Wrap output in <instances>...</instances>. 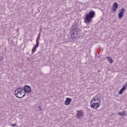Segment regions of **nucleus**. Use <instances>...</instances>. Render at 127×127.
<instances>
[{
    "instance_id": "9",
    "label": "nucleus",
    "mask_w": 127,
    "mask_h": 127,
    "mask_svg": "<svg viewBox=\"0 0 127 127\" xmlns=\"http://www.w3.org/2000/svg\"><path fill=\"white\" fill-rule=\"evenodd\" d=\"M71 102H72V99L67 97L64 101V105L68 106L71 104Z\"/></svg>"
},
{
    "instance_id": "21",
    "label": "nucleus",
    "mask_w": 127,
    "mask_h": 127,
    "mask_svg": "<svg viewBox=\"0 0 127 127\" xmlns=\"http://www.w3.org/2000/svg\"><path fill=\"white\" fill-rule=\"evenodd\" d=\"M0 60H2V57H0Z\"/></svg>"
},
{
    "instance_id": "13",
    "label": "nucleus",
    "mask_w": 127,
    "mask_h": 127,
    "mask_svg": "<svg viewBox=\"0 0 127 127\" xmlns=\"http://www.w3.org/2000/svg\"><path fill=\"white\" fill-rule=\"evenodd\" d=\"M41 36V34L39 33L38 35V37L37 38V39L36 40V42L37 43H39V40H40V37Z\"/></svg>"
},
{
    "instance_id": "8",
    "label": "nucleus",
    "mask_w": 127,
    "mask_h": 127,
    "mask_svg": "<svg viewBox=\"0 0 127 127\" xmlns=\"http://www.w3.org/2000/svg\"><path fill=\"white\" fill-rule=\"evenodd\" d=\"M125 8H123L120 11L119 13L118 14V18L121 19L124 16V14L125 13Z\"/></svg>"
},
{
    "instance_id": "18",
    "label": "nucleus",
    "mask_w": 127,
    "mask_h": 127,
    "mask_svg": "<svg viewBox=\"0 0 127 127\" xmlns=\"http://www.w3.org/2000/svg\"><path fill=\"white\" fill-rule=\"evenodd\" d=\"M36 50V49H34V48H33V49H32V54H33V53H34V52H35Z\"/></svg>"
},
{
    "instance_id": "20",
    "label": "nucleus",
    "mask_w": 127,
    "mask_h": 127,
    "mask_svg": "<svg viewBox=\"0 0 127 127\" xmlns=\"http://www.w3.org/2000/svg\"><path fill=\"white\" fill-rule=\"evenodd\" d=\"M38 109H39V110L40 111H42V109H41V107L40 106H39L38 108Z\"/></svg>"
},
{
    "instance_id": "10",
    "label": "nucleus",
    "mask_w": 127,
    "mask_h": 127,
    "mask_svg": "<svg viewBox=\"0 0 127 127\" xmlns=\"http://www.w3.org/2000/svg\"><path fill=\"white\" fill-rule=\"evenodd\" d=\"M126 90H127V84H125L119 91V95H122V94H123V93H124V91H126Z\"/></svg>"
},
{
    "instance_id": "6",
    "label": "nucleus",
    "mask_w": 127,
    "mask_h": 127,
    "mask_svg": "<svg viewBox=\"0 0 127 127\" xmlns=\"http://www.w3.org/2000/svg\"><path fill=\"white\" fill-rule=\"evenodd\" d=\"M76 115L77 118L81 120V118L84 117V112L82 110L77 111Z\"/></svg>"
},
{
    "instance_id": "2",
    "label": "nucleus",
    "mask_w": 127,
    "mask_h": 127,
    "mask_svg": "<svg viewBox=\"0 0 127 127\" xmlns=\"http://www.w3.org/2000/svg\"><path fill=\"white\" fill-rule=\"evenodd\" d=\"M95 11L91 10L90 12L86 15V16L84 18L85 23H90L92 22V18H94L95 16Z\"/></svg>"
},
{
    "instance_id": "14",
    "label": "nucleus",
    "mask_w": 127,
    "mask_h": 127,
    "mask_svg": "<svg viewBox=\"0 0 127 127\" xmlns=\"http://www.w3.org/2000/svg\"><path fill=\"white\" fill-rule=\"evenodd\" d=\"M41 36V34L39 33L38 35V37L37 38V39L36 40V42L37 43H39V40H40V37Z\"/></svg>"
},
{
    "instance_id": "17",
    "label": "nucleus",
    "mask_w": 127,
    "mask_h": 127,
    "mask_svg": "<svg viewBox=\"0 0 127 127\" xmlns=\"http://www.w3.org/2000/svg\"><path fill=\"white\" fill-rule=\"evenodd\" d=\"M39 43H37L36 42V45H34V46L33 47V48L36 49V48L39 47Z\"/></svg>"
},
{
    "instance_id": "3",
    "label": "nucleus",
    "mask_w": 127,
    "mask_h": 127,
    "mask_svg": "<svg viewBox=\"0 0 127 127\" xmlns=\"http://www.w3.org/2000/svg\"><path fill=\"white\" fill-rule=\"evenodd\" d=\"M14 94L18 99H21V98H23L25 96V93L23 92V88L21 87L17 88L14 91Z\"/></svg>"
},
{
    "instance_id": "4",
    "label": "nucleus",
    "mask_w": 127,
    "mask_h": 127,
    "mask_svg": "<svg viewBox=\"0 0 127 127\" xmlns=\"http://www.w3.org/2000/svg\"><path fill=\"white\" fill-rule=\"evenodd\" d=\"M80 29L78 27H75L72 28V31H70V34L72 38H77L79 35Z\"/></svg>"
},
{
    "instance_id": "1",
    "label": "nucleus",
    "mask_w": 127,
    "mask_h": 127,
    "mask_svg": "<svg viewBox=\"0 0 127 127\" xmlns=\"http://www.w3.org/2000/svg\"><path fill=\"white\" fill-rule=\"evenodd\" d=\"M101 96L100 95H97L90 101V107L92 109L97 110L99 109L101 106Z\"/></svg>"
},
{
    "instance_id": "7",
    "label": "nucleus",
    "mask_w": 127,
    "mask_h": 127,
    "mask_svg": "<svg viewBox=\"0 0 127 127\" xmlns=\"http://www.w3.org/2000/svg\"><path fill=\"white\" fill-rule=\"evenodd\" d=\"M118 7H119V4L117 2H115L112 6V12H113V13H115V12L117 11Z\"/></svg>"
},
{
    "instance_id": "15",
    "label": "nucleus",
    "mask_w": 127,
    "mask_h": 127,
    "mask_svg": "<svg viewBox=\"0 0 127 127\" xmlns=\"http://www.w3.org/2000/svg\"><path fill=\"white\" fill-rule=\"evenodd\" d=\"M118 114V115H119V116H121V117H124V116H126V115H127L125 111H123L122 112H119Z\"/></svg>"
},
{
    "instance_id": "5",
    "label": "nucleus",
    "mask_w": 127,
    "mask_h": 127,
    "mask_svg": "<svg viewBox=\"0 0 127 127\" xmlns=\"http://www.w3.org/2000/svg\"><path fill=\"white\" fill-rule=\"evenodd\" d=\"M23 89V91L25 93V94H29L31 92V87L29 86V85H25Z\"/></svg>"
},
{
    "instance_id": "12",
    "label": "nucleus",
    "mask_w": 127,
    "mask_h": 127,
    "mask_svg": "<svg viewBox=\"0 0 127 127\" xmlns=\"http://www.w3.org/2000/svg\"><path fill=\"white\" fill-rule=\"evenodd\" d=\"M41 36V34L39 33L38 35V37L37 38V39L36 40V42L37 43H39V40H40V37Z\"/></svg>"
},
{
    "instance_id": "16",
    "label": "nucleus",
    "mask_w": 127,
    "mask_h": 127,
    "mask_svg": "<svg viewBox=\"0 0 127 127\" xmlns=\"http://www.w3.org/2000/svg\"><path fill=\"white\" fill-rule=\"evenodd\" d=\"M107 59L110 63H113V59H112V58L110 57H107Z\"/></svg>"
},
{
    "instance_id": "19",
    "label": "nucleus",
    "mask_w": 127,
    "mask_h": 127,
    "mask_svg": "<svg viewBox=\"0 0 127 127\" xmlns=\"http://www.w3.org/2000/svg\"><path fill=\"white\" fill-rule=\"evenodd\" d=\"M15 126H16V124H11V127H15Z\"/></svg>"
},
{
    "instance_id": "11",
    "label": "nucleus",
    "mask_w": 127,
    "mask_h": 127,
    "mask_svg": "<svg viewBox=\"0 0 127 127\" xmlns=\"http://www.w3.org/2000/svg\"><path fill=\"white\" fill-rule=\"evenodd\" d=\"M41 36V34L39 33L38 35V37L37 38V39L36 40V42L37 43H39V40H40V37Z\"/></svg>"
}]
</instances>
